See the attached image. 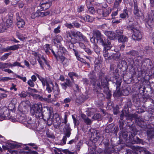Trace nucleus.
Returning a JSON list of instances; mask_svg holds the SVG:
<instances>
[{"label":"nucleus","mask_w":154,"mask_h":154,"mask_svg":"<svg viewBox=\"0 0 154 154\" xmlns=\"http://www.w3.org/2000/svg\"><path fill=\"white\" fill-rule=\"evenodd\" d=\"M120 134L121 135H122L123 137L125 139L127 138L128 135L127 132L124 131L123 130L121 131Z\"/></svg>","instance_id":"c03bdc74"},{"label":"nucleus","mask_w":154,"mask_h":154,"mask_svg":"<svg viewBox=\"0 0 154 154\" xmlns=\"http://www.w3.org/2000/svg\"><path fill=\"white\" fill-rule=\"evenodd\" d=\"M84 10V7L83 5H80L78 7L77 11L78 12H81Z\"/></svg>","instance_id":"4d7b16f0"},{"label":"nucleus","mask_w":154,"mask_h":154,"mask_svg":"<svg viewBox=\"0 0 154 154\" xmlns=\"http://www.w3.org/2000/svg\"><path fill=\"white\" fill-rule=\"evenodd\" d=\"M99 79H101V85L100 83L97 84V86L101 89L104 88L103 92L106 95V98L109 99L111 96L112 94L110 93L108 87V80L107 77L105 76L103 73L100 72L99 73Z\"/></svg>","instance_id":"20e7f679"},{"label":"nucleus","mask_w":154,"mask_h":154,"mask_svg":"<svg viewBox=\"0 0 154 154\" xmlns=\"http://www.w3.org/2000/svg\"><path fill=\"white\" fill-rule=\"evenodd\" d=\"M1 67L2 68V70L5 68H9L11 67V63H2Z\"/></svg>","instance_id":"f704fd0d"},{"label":"nucleus","mask_w":154,"mask_h":154,"mask_svg":"<svg viewBox=\"0 0 154 154\" xmlns=\"http://www.w3.org/2000/svg\"><path fill=\"white\" fill-rule=\"evenodd\" d=\"M105 34L110 39H113L116 37L115 34L112 32L106 31Z\"/></svg>","instance_id":"7c9ffc66"},{"label":"nucleus","mask_w":154,"mask_h":154,"mask_svg":"<svg viewBox=\"0 0 154 154\" xmlns=\"http://www.w3.org/2000/svg\"><path fill=\"white\" fill-rule=\"evenodd\" d=\"M17 35L18 38L22 41H24L26 39V38L23 35V34L17 32Z\"/></svg>","instance_id":"37998d69"},{"label":"nucleus","mask_w":154,"mask_h":154,"mask_svg":"<svg viewBox=\"0 0 154 154\" xmlns=\"http://www.w3.org/2000/svg\"><path fill=\"white\" fill-rule=\"evenodd\" d=\"M128 118L130 119H132L133 118L135 119L136 123L143 130H145L146 128L148 129L146 131L147 136L151 138H154V128L151 127L149 125H147L146 123L141 119L138 117L136 114L129 115H128Z\"/></svg>","instance_id":"7ed1b4c3"},{"label":"nucleus","mask_w":154,"mask_h":154,"mask_svg":"<svg viewBox=\"0 0 154 154\" xmlns=\"http://www.w3.org/2000/svg\"><path fill=\"white\" fill-rule=\"evenodd\" d=\"M11 116L10 115L9 110L6 107L0 108V121L4 119H9Z\"/></svg>","instance_id":"423d86ee"},{"label":"nucleus","mask_w":154,"mask_h":154,"mask_svg":"<svg viewBox=\"0 0 154 154\" xmlns=\"http://www.w3.org/2000/svg\"><path fill=\"white\" fill-rule=\"evenodd\" d=\"M120 10V8H118L117 9L116 11L112 12L111 16L112 17V19H115L116 18L115 16H117L118 14V11H119Z\"/></svg>","instance_id":"a18cd8bd"},{"label":"nucleus","mask_w":154,"mask_h":154,"mask_svg":"<svg viewBox=\"0 0 154 154\" xmlns=\"http://www.w3.org/2000/svg\"><path fill=\"white\" fill-rule=\"evenodd\" d=\"M126 54L128 55L134 57H137L138 55V52L134 50H132L128 52H127Z\"/></svg>","instance_id":"2f4dec72"},{"label":"nucleus","mask_w":154,"mask_h":154,"mask_svg":"<svg viewBox=\"0 0 154 154\" xmlns=\"http://www.w3.org/2000/svg\"><path fill=\"white\" fill-rule=\"evenodd\" d=\"M135 113H134V114ZM134 114H127L125 116L124 113H122L120 116V120H119V128L120 130H123V126L124 125V121H123V119H124V117H125V118L127 119L130 120V121H132L133 120H135L136 121V119L133 118L132 119H130L128 118V115H133Z\"/></svg>","instance_id":"2eb2a0df"},{"label":"nucleus","mask_w":154,"mask_h":154,"mask_svg":"<svg viewBox=\"0 0 154 154\" xmlns=\"http://www.w3.org/2000/svg\"><path fill=\"white\" fill-rule=\"evenodd\" d=\"M77 40L75 38H71L70 42L72 43L71 45L73 46V44H75L77 43Z\"/></svg>","instance_id":"774afa93"},{"label":"nucleus","mask_w":154,"mask_h":154,"mask_svg":"<svg viewBox=\"0 0 154 154\" xmlns=\"http://www.w3.org/2000/svg\"><path fill=\"white\" fill-rule=\"evenodd\" d=\"M82 119L83 120L84 122L87 125H91L92 121L86 116L84 114H82L81 115Z\"/></svg>","instance_id":"4be33fe9"},{"label":"nucleus","mask_w":154,"mask_h":154,"mask_svg":"<svg viewBox=\"0 0 154 154\" xmlns=\"http://www.w3.org/2000/svg\"><path fill=\"white\" fill-rule=\"evenodd\" d=\"M38 99L42 101H48L49 99L47 98H43L42 97L38 95Z\"/></svg>","instance_id":"13d9d810"},{"label":"nucleus","mask_w":154,"mask_h":154,"mask_svg":"<svg viewBox=\"0 0 154 154\" xmlns=\"http://www.w3.org/2000/svg\"><path fill=\"white\" fill-rule=\"evenodd\" d=\"M17 20V25L19 28L24 27L25 23L24 20L19 16H17L16 18Z\"/></svg>","instance_id":"a211bd4d"},{"label":"nucleus","mask_w":154,"mask_h":154,"mask_svg":"<svg viewBox=\"0 0 154 154\" xmlns=\"http://www.w3.org/2000/svg\"><path fill=\"white\" fill-rule=\"evenodd\" d=\"M74 82L68 79H65V82L63 83H61L60 85L62 88L64 90H66L67 87H72L73 85Z\"/></svg>","instance_id":"dca6fc26"},{"label":"nucleus","mask_w":154,"mask_h":154,"mask_svg":"<svg viewBox=\"0 0 154 154\" xmlns=\"http://www.w3.org/2000/svg\"><path fill=\"white\" fill-rule=\"evenodd\" d=\"M15 66H18L22 68H24V66H22L20 63L17 61L13 63L12 64H11V67Z\"/></svg>","instance_id":"49530a36"},{"label":"nucleus","mask_w":154,"mask_h":154,"mask_svg":"<svg viewBox=\"0 0 154 154\" xmlns=\"http://www.w3.org/2000/svg\"><path fill=\"white\" fill-rule=\"evenodd\" d=\"M37 60L41 68L42 69H44V67H43L44 64L43 63L42 61L41 60L40 57H39V58H38L37 59Z\"/></svg>","instance_id":"69168bd1"},{"label":"nucleus","mask_w":154,"mask_h":154,"mask_svg":"<svg viewBox=\"0 0 154 154\" xmlns=\"http://www.w3.org/2000/svg\"><path fill=\"white\" fill-rule=\"evenodd\" d=\"M52 118L53 116H52V117H51L48 119L46 120L47 122L48 125L49 126L51 125L53 123Z\"/></svg>","instance_id":"bf43d9fd"},{"label":"nucleus","mask_w":154,"mask_h":154,"mask_svg":"<svg viewBox=\"0 0 154 154\" xmlns=\"http://www.w3.org/2000/svg\"><path fill=\"white\" fill-rule=\"evenodd\" d=\"M148 17L146 20V27L148 28H152L153 25V19L154 17L152 15V14L148 12Z\"/></svg>","instance_id":"ddd939ff"},{"label":"nucleus","mask_w":154,"mask_h":154,"mask_svg":"<svg viewBox=\"0 0 154 154\" xmlns=\"http://www.w3.org/2000/svg\"><path fill=\"white\" fill-rule=\"evenodd\" d=\"M11 54V52L5 53L4 55L2 56L1 58V59L2 60H6L8 56Z\"/></svg>","instance_id":"de8ad7c7"},{"label":"nucleus","mask_w":154,"mask_h":154,"mask_svg":"<svg viewBox=\"0 0 154 154\" xmlns=\"http://www.w3.org/2000/svg\"><path fill=\"white\" fill-rule=\"evenodd\" d=\"M35 74L36 76L33 75L31 76V80L34 82L37 79L36 76L41 82L43 87L46 86L45 91L48 93H51L53 91L55 94L54 96L55 98L56 97L57 95L60 94V90L57 83L55 82L54 85L53 81L50 78L46 77L44 78L37 73H35Z\"/></svg>","instance_id":"f257e3e1"},{"label":"nucleus","mask_w":154,"mask_h":154,"mask_svg":"<svg viewBox=\"0 0 154 154\" xmlns=\"http://www.w3.org/2000/svg\"><path fill=\"white\" fill-rule=\"evenodd\" d=\"M68 75L71 80L74 82V77H76L77 79L78 78L79 75L75 72H69L68 73Z\"/></svg>","instance_id":"cd10ccee"},{"label":"nucleus","mask_w":154,"mask_h":154,"mask_svg":"<svg viewBox=\"0 0 154 154\" xmlns=\"http://www.w3.org/2000/svg\"><path fill=\"white\" fill-rule=\"evenodd\" d=\"M123 33V31L120 29H118L116 31V33L115 34L116 37H119L120 36L122 35Z\"/></svg>","instance_id":"4c0bfd02"},{"label":"nucleus","mask_w":154,"mask_h":154,"mask_svg":"<svg viewBox=\"0 0 154 154\" xmlns=\"http://www.w3.org/2000/svg\"><path fill=\"white\" fill-rule=\"evenodd\" d=\"M13 23V21L10 19H8L6 22H2L0 24V32H4L8 28L11 27Z\"/></svg>","instance_id":"9d476101"},{"label":"nucleus","mask_w":154,"mask_h":154,"mask_svg":"<svg viewBox=\"0 0 154 154\" xmlns=\"http://www.w3.org/2000/svg\"><path fill=\"white\" fill-rule=\"evenodd\" d=\"M120 54L119 53H117L111 55V59L112 58L116 60H118L120 57Z\"/></svg>","instance_id":"e433bc0d"},{"label":"nucleus","mask_w":154,"mask_h":154,"mask_svg":"<svg viewBox=\"0 0 154 154\" xmlns=\"http://www.w3.org/2000/svg\"><path fill=\"white\" fill-rule=\"evenodd\" d=\"M131 131L132 132H131L129 133V140H133L134 137V136L136 134V129L135 127L133 126L132 127H131L130 128Z\"/></svg>","instance_id":"aec40b11"},{"label":"nucleus","mask_w":154,"mask_h":154,"mask_svg":"<svg viewBox=\"0 0 154 154\" xmlns=\"http://www.w3.org/2000/svg\"><path fill=\"white\" fill-rule=\"evenodd\" d=\"M97 42L102 45L104 48L110 49L112 47L110 42L108 39H106L104 36L101 37L97 41Z\"/></svg>","instance_id":"6e6552de"},{"label":"nucleus","mask_w":154,"mask_h":154,"mask_svg":"<svg viewBox=\"0 0 154 154\" xmlns=\"http://www.w3.org/2000/svg\"><path fill=\"white\" fill-rule=\"evenodd\" d=\"M108 141L106 140V142H103V143L105 146V150L104 152H107L108 150L109 149V143L108 142Z\"/></svg>","instance_id":"58836bf2"},{"label":"nucleus","mask_w":154,"mask_h":154,"mask_svg":"<svg viewBox=\"0 0 154 154\" xmlns=\"http://www.w3.org/2000/svg\"><path fill=\"white\" fill-rule=\"evenodd\" d=\"M118 39L119 42L122 43H125L126 42H127L128 39V38L127 36L123 35L120 36Z\"/></svg>","instance_id":"c85d7f7f"},{"label":"nucleus","mask_w":154,"mask_h":154,"mask_svg":"<svg viewBox=\"0 0 154 154\" xmlns=\"http://www.w3.org/2000/svg\"><path fill=\"white\" fill-rule=\"evenodd\" d=\"M54 117H55V119L56 122L57 123L58 125H60L61 122V120L60 117L57 114H55L54 116Z\"/></svg>","instance_id":"c9c22d12"},{"label":"nucleus","mask_w":154,"mask_h":154,"mask_svg":"<svg viewBox=\"0 0 154 154\" xmlns=\"http://www.w3.org/2000/svg\"><path fill=\"white\" fill-rule=\"evenodd\" d=\"M14 78H10L9 77H3L2 78L0 79V80L3 81H8L9 80L14 79Z\"/></svg>","instance_id":"8fccbe9b"},{"label":"nucleus","mask_w":154,"mask_h":154,"mask_svg":"<svg viewBox=\"0 0 154 154\" xmlns=\"http://www.w3.org/2000/svg\"><path fill=\"white\" fill-rule=\"evenodd\" d=\"M133 149L136 150L135 153L136 154H140L141 152L143 151L142 148L139 146H134Z\"/></svg>","instance_id":"473e14b6"},{"label":"nucleus","mask_w":154,"mask_h":154,"mask_svg":"<svg viewBox=\"0 0 154 154\" xmlns=\"http://www.w3.org/2000/svg\"><path fill=\"white\" fill-rule=\"evenodd\" d=\"M115 129L112 124H109L105 128V132L107 133L112 132Z\"/></svg>","instance_id":"393cba45"},{"label":"nucleus","mask_w":154,"mask_h":154,"mask_svg":"<svg viewBox=\"0 0 154 154\" xmlns=\"http://www.w3.org/2000/svg\"><path fill=\"white\" fill-rule=\"evenodd\" d=\"M120 17L122 19H125L126 18L128 17V11L126 9L123 10V13L120 14Z\"/></svg>","instance_id":"a878e982"},{"label":"nucleus","mask_w":154,"mask_h":154,"mask_svg":"<svg viewBox=\"0 0 154 154\" xmlns=\"http://www.w3.org/2000/svg\"><path fill=\"white\" fill-rule=\"evenodd\" d=\"M88 76L90 79L91 84L94 86V88H95L96 86H97V84L100 83L97 82L94 72H90Z\"/></svg>","instance_id":"4468645a"},{"label":"nucleus","mask_w":154,"mask_h":154,"mask_svg":"<svg viewBox=\"0 0 154 154\" xmlns=\"http://www.w3.org/2000/svg\"><path fill=\"white\" fill-rule=\"evenodd\" d=\"M122 83L121 80H117L116 83H113L114 85L116 86V90L115 91L113 95L115 97H119L122 95V91L120 90V86Z\"/></svg>","instance_id":"9b49d317"},{"label":"nucleus","mask_w":154,"mask_h":154,"mask_svg":"<svg viewBox=\"0 0 154 154\" xmlns=\"http://www.w3.org/2000/svg\"><path fill=\"white\" fill-rule=\"evenodd\" d=\"M72 117L73 121V122L75 125H79V123L78 120L76 119L75 118L74 116L73 115H72Z\"/></svg>","instance_id":"e2e57ef3"},{"label":"nucleus","mask_w":154,"mask_h":154,"mask_svg":"<svg viewBox=\"0 0 154 154\" xmlns=\"http://www.w3.org/2000/svg\"><path fill=\"white\" fill-rule=\"evenodd\" d=\"M33 81L29 79L27 82L28 84L31 87H33L34 85V84L33 82Z\"/></svg>","instance_id":"338daca9"},{"label":"nucleus","mask_w":154,"mask_h":154,"mask_svg":"<svg viewBox=\"0 0 154 154\" xmlns=\"http://www.w3.org/2000/svg\"><path fill=\"white\" fill-rule=\"evenodd\" d=\"M133 14L135 18L139 19L143 15V13L142 11L140 9L136 4H134V5Z\"/></svg>","instance_id":"f8f14e48"},{"label":"nucleus","mask_w":154,"mask_h":154,"mask_svg":"<svg viewBox=\"0 0 154 154\" xmlns=\"http://www.w3.org/2000/svg\"><path fill=\"white\" fill-rule=\"evenodd\" d=\"M109 49H107L106 48H104L103 51V55L104 57H105L106 59L110 60L111 59V57L109 55L108 53V50Z\"/></svg>","instance_id":"c756f323"},{"label":"nucleus","mask_w":154,"mask_h":154,"mask_svg":"<svg viewBox=\"0 0 154 154\" xmlns=\"http://www.w3.org/2000/svg\"><path fill=\"white\" fill-rule=\"evenodd\" d=\"M71 130L63 131V134L64 136L63 137L62 141L64 144H66V141L67 140V137H70L71 134Z\"/></svg>","instance_id":"412c9836"},{"label":"nucleus","mask_w":154,"mask_h":154,"mask_svg":"<svg viewBox=\"0 0 154 154\" xmlns=\"http://www.w3.org/2000/svg\"><path fill=\"white\" fill-rule=\"evenodd\" d=\"M127 28L128 30H131L133 32H134V30L135 29H136V28H134V25L132 24L128 26Z\"/></svg>","instance_id":"603ef678"},{"label":"nucleus","mask_w":154,"mask_h":154,"mask_svg":"<svg viewBox=\"0 0 154 154\" xmlns=\"http://www.w3.org/2000/svg\"><path fill=\"white\" fill-rule=\"evenodd\" d=\"M88 12L91 14H94L95 13V11L93 7H91L88 8Z\"/></svg>","instance_id":"09e8293b"},{"label":"nucleus","mask_w":154,"mask_h":154,"mask_svg":"<svg viewBox=\"0 0 154 154\" xmlns=\"http://www.w3.org/2000/svg\"><path fill=\"white\" fill-rule=\"evenodd\" d=\"M105 7L102 9H98L97 10V13L101 17L104 18L108 16L111 12V10L109 8H106V7H107V5L105 4Z\"/></svg>","instance_id":"1a4fd4ad"},{"label":"nucleus","mask_w":154,"mask_h":154,"mask_svg":"<svg viewBox=\"0 0 154 154\" xmlns=\"http://www.w3.org/2000/svg\"><path fill=\"white\" fill-rule=\"evenodd\" d=\"M93 49L94 51L97 54H99L100 51V49L98 47L97 45H96V44H94Z\"/></svg>","instance_id":"ea45409f"},{"label":"nucleus","mask_w":154,"mask_h":154,"mask_svg":"<svg viewBox=\"0 0 154 154\" xmlns=\"http://www.w3.org/2000/svg\"><path fill=\"white\" fill-rule=\"evenodd\" d=\"M122 95L123 96L128 95L129 94V91L127 89H123L122 90Z\"/></svg>","instance_id":"3c124183"},{"label":"nucleus","mask_w":154,"mask_h":154,"mask_svg":"<svg viewBox=\"0 0 154 154\" xmlns=\"http://www.w3.org/2000/svg\"><path fill=\"white\" fill-rule=\"evenodd\" d=\"M81 19L85 22H90L93 21L94 20L92 17L88 15H85L84 17H82Z\"/></svg>","instance_id":"5701e85b"},{"label":"nucleus","mask_w":154,"mask_h":154,"mask_svg":"<svg viewBox=\"0 0 154 154\" xmlns=\"http://www.w3.org/2000/svg\"><path fill=\"white\" fill-rule=\"evenodd\" d=\"M120 4V3L116 2H115L113 5V8H117V9L118 8H119Z\"/></svg>","instance_id":"052dcab7"},{"label":"nucleus","mask_w":154,"mask_h":154,"mask_svg":"<svg viewBox=\"0 0 154 154\" xmlns=\"http://www.w3.org/2000/svg\"><path fill=\"white\" fill-rule=\"evenodd\" d=\"M73 50L74 51L75 55L76 57L77 60H80V55L78 50L74 49H73Z\"/></svg>","instance_id":"a19ab883"},{"label":"nucleus","mask_w":154,"mask_h":154,"mask_svg":"<svg viewBox=\"0 0 154 154\" xmlns=\"http://www.w3.org/2000/svg\"><path fill=\"white\" fill-rule=\"evenodd\" d=\"M144 62L147 63V64L150 66H152V63L150 60L148 58H146L144 60Z\"/></svg>","instance_id":"5fc2aeb1"},{"label":"nucleus","mask_w":154,"mask_h":154,"mask_svg":"<svg viewBox=\"0 0 154 154\" xmlns=\"http://www.w3.org/2000/svg\"><path fill=\"white\" fill-rule=\"evenodd\" d=\"M18 95L20 97L24 98L27 96V94L24 91H23L21 93L19 94Z\"/></svg>","instance_id":"6e6d98bb"},{"label":"nucleus","mask_w":154,"mask_h":154,"mask_svg":"<svg viewBox=\"0 0 154 154\" xmlns=\"http://www.w3.org/2000/svg\"><path fill=\"white\" fill-rule=\"evenodd\" d=\"M101 115L99 113L95 114L92 117V119L94 120H96L100 119L101 118Z\"/></svg>","instance_id":"79ce46f5"},{"label":"nucleus","mask_w":154,"mask_h":154,"mask_svg":"<svg viewBox=\"0 0 154 154\" xmlns=\"http://www.w3.org/2000/svg\"><path fill=\"white\" fill-rule=\"evenodd\" d=\"M67 130H72L69 123L65 124L64 128H63V131Z\"/></svg>","instance_id":"864d4df0"},{"label":"nucleus","mask_w":154,"mask_h":154,"mask_svg":"<svg viewBox=\"0 0 154 154\" xmlns=\"http://www.w3.org/2000/svg\"><path fill=\"white\" fill-rule=\"evenodd\" d=\"M42 105L41 103L34 104L31 107L30 112L33 115H35L37 118L43 119L44 120L46 121L52 117V109L49 106H44L43 108L47 110L48 112L43 115L42 112Z\"/></svg>","instance_id":"f03ea898"},{"label":"nucleus","mask_w":154,"mask_h":154,"mask_svg":"<svg viewBox=\"0 0 154 154\" xmlns=\"http://www.w3.org/2000/svg\"><path fill=\"white\" fill-rule=\"evenodd\" d=\"M66 51L65 48L62 46H60L57 52L59 60H60L61 63L65 66H67L69 64L68 60L63 55V54L66 53Z\"/></svg>","instance_id":"39448f33"},{"label":"nucleus","mask_w":154,"mask_h":154,"mask_svg":"<svg viewBox=\"0 0 154 154\" xmlns=\"http://www.w3.org/2000/svg\"><path fill=\"white\" fill-rule=\"evenodd\" d=\"M93 35L97 38L96 41H97L101 37L103 36L102 35L100 32L98 30H95L93 31Z\"/></svg>","instance_id":"b1692460"},{"label":"nucleus","mask_w":154,"mask_h":154,"mask_svg":"<svg viewBox=\"0 0 154 154\" xmlns=\"http://www.w3.org/2000/svg\"><path fill=\"white\" fill-rule=\"evenodd\" d=\"M134 142L137 144L142 143H143V140H142L137 137L136 138V140H135Z\"/></svg>","instance_id":"0e129e2a"},{"label":"nucleus","mask_w":154,"mask_h":154,"mask_svg":"<svg viewBox=\"0 0 154 154\" xmlns=\"http://www.w3.org/2000/svg\"><path fill=\"white\" fill-rule=\"evenodd\" d=\"M76 34L77 36L78 37L80 41H85L86 40V37L83 35L81 32L79 31H77Z\"/></svg>","instance_id":"bb28decb"},{"label":"nucleus","mask_w":154,"mask_h":154,"mask_svg":"<svg viewBox=\"0 0 154 154\" xmlns=\"http://www.w3.org/2000/svg\"><path fill=\"white\" fill-rule=\"evenodd\" d=\"M51 5L52 2L50 0H40L37 9L40 11L46 10L49 8Z\"/></svg>","instance_id":"0eeeda50"},{"label":"nucleus","mask_w":154,"mask_h":154,"mask_svg":"<svg viewBox=\"0 0 154 154\" xmlns=\"http://www.w3.org/2000/svg\"><path fill=\"white\" fill-rule=\"evenodd\" d=\"M64 25L66 27L70 29L74 28V26L72 24L69 23H66L64 24Z\"/></svg>","instance_id":"680f3d73"},{"label":"nucleus","mask_w":154,"mask_h":154,"mask_svg":"<svg viewBox=\"0 0 154 154\" xmlns=\"http://www.w3.org/2000/svg\"><path fill=\"white\" fill-rule=\"evenodd\" d=\"M132 37L134 40L139 41L142 38V33L137 29H135L133 32Z\"/></svg>","instance_id":"f3484780"},{"label":"nucleus","mask_w":154,"mask_h":154,"mask_svg":"<svg viewBox=\"0 0 154 154\" xmlns=\"http://www.w3.org/2000/svg\"><path fill=\"white\" fill-rule=\"evenodd\" d=\"M62 38L61 36L59 35H57L56 38L53 39V42L55 44L56 43H59L61 41Z\"/></svg>","instance_id":"72a5a7b5"},{"label":"nucleus","mask_w":154,"mask_h":154,"mask_svg":"<svg viewBox=\"0 0 154 154\" xmlns=\"http://www.w3.org/2000/svg\"><path fill=\"white\" fill-rule=\"evenodd\" d=\"M19 44L11 46H8L6 48L4 49V52L8 51H14L17 50L19 48Z\"/></svg>","instance_id":"6ab92c4d"}]
</instances>
